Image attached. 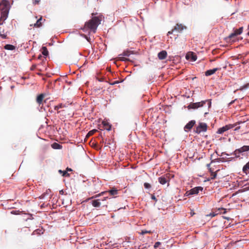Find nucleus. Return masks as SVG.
<instances>
[{"label":"nucleus","mask_w":249,"mask_h":249,"mask_svg":"<svg viewBox=\"0 0 249 249\" xmlns=\"http://www.w3.org/2000/svg\"><path fill=\"white\" fill-rule=\"evenodd\" d=\"M102 18V15H100L98 17H93L91 19L85 23L83 30L85 31L90 30L95 33L97 27L101 23Z\"/></svg>","instance_id":"f257e3e1"},{"label":"nucleus","mask_w":249,"mask_h":249,"mask_svg":"<svg viewBox=\"0 0 249 249\" xmlns=\"http://www.w3.org/2000/svg\"><path fill=\"white\" fill-rule=\"evenodd\" d=\"M9 11V1L7 0H2L0 2V20H5L7 18Z\"/></svg>","instance_id":"f03ea898"},{"label":"nucleus","mask_w":249,"mask_h":249,"mask_svg":"<svg viewBox=\"0 0 249 249\" xmlns=\"http://www.w3.org/2000/svg\"><path fill=\"white\" fill-rule=\"evenodd\" d=\"M207 104L208 107H210L211 105V102L210 100H206L205 101H202L199 102H196L191 104L189 105L188 107L193 109H196L199 107H203L205 104Z\"/></svg>","instance_id":"7ed1b4c3"},{"label":"nucleus","mask_w":249,"mask_h":249,"mask_svg":"<svg viewBox=\"0 0 249 249\" xmlns=\"http://www.w3.org/2000/svg\"><path fill=\"white\" fill-rule=\"evenodd\" d=\"M186 29V27L182 24L177 23L174 28L170 31H169L167 33V35L172 34L174 32L177 33H180L184 30Z\"/></svg>","instance_id":"20e7f679"},{"label":"nucleus","mask_w":249,"mask_h":249,"mask_svg":"<svg viewBox=\"0 0 249 249\" xmlns=\"http://www.w3.org/2000/svg\"><path fill=\"white\" fill-rule=\"evenodd\" d=\"M207 128L208 126L206 123H199L195 132L197 134H200L201 132H206L207 130Z\"/></svg>","instance_id":"39448f33"},{"label":"nucleus","mask_w":249,"mask_h":249,"mask_svg":"<svg viewBox=\"0 0 249 249\" xmlns=\"http://www.w3.org/2000/svg\"><path fill=\"white\" fill-rule=\"evenodd\" d=\"M203 188L201 186L196 187L191 190L187 191L185 193L186 196H189L191 195H197L199 191H202Z\"/></svg>","instance_id":"423d86ee"},{"label":"nucleus","mask_w":249,"mask_h":249,"mask_svg":"<svg viewBox=\"0 0 249 249\" xmlns=\"http://www.w3.org/2000/svg\"><path fill=\"white\" fill-rule=\"evenodd\" d=\"M236 124H229L227 125H226L222 127L219 128L217 131V134H223L224 132L232 128L235 126H236Z\"/></svg>","instance_id":"0eeeda50"},{"label":"nucleus","mask_w":249,"mask_h":249,"mask_svg":"<svg viewBox=\"0 0 249 249\" xmlns=\"http://www.w3.org/2000/svg\"><path fill=\"white\" fill-rule=\"evenodd\" d=\"M107 192L109 193L110 194V195L111 196H115L117 194L118 190L117 189H116L115 188H113L111 190H109L108 191L103 192L101 193L98 194V195H96V196H93L92 198H95L98 196H103Z\"/></svg>","instance_id":"6e6552de"},{"label":"nucleus","mask_w":249,"mask_h":249,"mask_svg":"<svg viewBox=\"0 0 249 249\" xmlns=\"http://www.w3.org/2000/svg\"><path fill=\"white\" fill-rule=\"evenodd\" d=\"M196 124L195 120H192L184 126V130L186 132L189 131Z\"/></svg>","instance_id":"1a4fd4ad"},{"label":"nucleus","mask_w":249,"mask_h":249,"mask_svg":"<svg viewBox=\"0 0 249 249\" xmlns=\"http://www.w3.org/2000/svg\"><path fill=\"white\" fill-rule=\"evenodd\" d=\"M243 30V27H241L239 28L238 29H236L234 30V32L231 33V35H229V37L230 38H232L234 37L235 36H237L238 35H239L242 34Z\"/></svg>","instance_id":"9d476101"},{"label":"nucleus","mask_w":249,"mask_h":249,"mask_svg":"<svg viewBox=\"0 0 249 249\" xmlns=\"http://www.w3.org/2000/svg\"><path fill=\"white\" fill-rule=\"evenodd\" d=\"M221 68H216L212 70H209L205 71V74L207 76H210L214 74L217 71L220 70Z\"/></svg>","instance_id":"9b49d317"},{"label":"nucleus","mask_w":249,"mask_h":249,"mask_svg":"<svg viewBox=\"0 0 249 249\" xmlns=\"http://www.w3.org/2000/svg\"><path fill=\"white\" fill-rule=\"evenodd\" d=\"M167 55V53L165 51H162L158 53V56L160 60H163L166 58Z\"/></svg>","instance_id":"f8f14e48"},{"label":"nucleus","mask_w":249,"mask_h":249,"mask_svg":"<svg viewBox=\"0 0 249 249\" xmlns=\"http://www.w3.org/2000/svg\"><path fill=\"white\" fill-rule=\"evenodd\" d=\"M102 124L104 125V128L108 131L111 130V125L109 124L105 121H103Z\"/></svg>","instance_id":"ddd939ff"},{"label":"nucleus","mask_w":249,"mask_h":249,"mask_svg":"<svg viewBox=\"0 0 249 249\" xmlns=\"http://www.w3.org/2000/svg\"><path fill=\"white\" fill-rule=\"evenodd\" d=\"M249 161L247 162L243 167V172L244 173L248 175L249 173Z\"/></svg>","instance_id":"4468645a"},{"label":"nucleus","mask_w":249,"mask_h":249,"mask_svg":"<svg viewBox=\"0 0 249 249\" xmlns=\"http://www.w3.org/2000/svg\"><path fill=\"white\" fill-rule=\"evenodd\" d=\"M44 97V95L43 94H39L36 98V102L39 104H41L42 103Z\"/></svg>","instance_id":"2eb2a0df"},{"label":"nucleus","mask_w":249,"mask_h":249,"mask_svg":"<svg viewBox=\"0 0 249 249\" xmlns=\"http://www.w3.org/2000/svg\"><path fill=\"white\" fill-rule=\"evenodd\" d=\"M158 180L159 182L162 185L165 184L167 182V178L163 176L159 178Z\"/></svg>","instance_id":"dca6fc26"},{"label":"nucleus","mask_w":249,"mask_h":249,"mask_svg":"<svg viewBox=\"0 0 249 249\" xmlns=\"http://www.w3.org/2000/svg\"><path fill=\"white\" fill-rule=\"evenodd\" d=\"M100 199L94 200L92 201V205L94 207H99L100 206L101 203Z\"/></svg>","instance_id":"f3484780"},{"label":"nucleus","mask_w":249,"mask_h":249,"mask_svg":"<svg viewBox=\"0 0 249 249\" xmlns=\"http://www.w3.org/2000/svg\"><path fill=\"white\" fill-rule=\"evenodd\" d=\"M0 37L2 39H6L7 38V35L4 33V29L3 28H0Z\"/></svg>","instance_id":"a211bd4d"},{"label":"nucleus","mask_w":249,"mask_h":249,"mask_svg":"<svg viewBox=\"0 0 249 249\" xmlns=\"http://www.w3.org/2000/svg\"><path fill=\"white\" fill-rule=\"evenodd\" d=\"M239 149H240L239 151L242 153L247 152L249 151V145H244Z\"/></svg>","instance_id":"6ab92c4d"},{"label":"nucleus","mask_w":249,"mask_h":249,"mask_svg":"<svg viewBox=\"0 0 249 249\" xmlns=\"http://www.w3.org/2000/svg\"><path fill=\"white\" fill-rule=\"evenodd\" d=\"M4 48L8 50H14L15 49L16 47L14 45L11 44H6L4 46Z\"/></svg>","instance_id":"aec40b11"},{"label":"nucleus","mask_w":249,"mask_h":249,"mask_svg":"<svg viewBox=\"0 0 249 249\" xmlns=\"http://www.w3.org/2000/svg\"><path fill=\"white\" fill-rule=\"evenodd\" d=\"M52 147L55 149H60L62 148V146L56 142H54L52 144Z\"/></svg>","instance_id":"412c9836"},{"label":"nucleus","mask_w":249,"mask_h":249,"mask_svg":"<svg viewBox=\"0 0 249 249\" xmlns=\"http://www.w3.org/2000/svg\"><path fill=\"white\" fill-rule=\"evenodd\" d=\"M42 19V17H41L38 19L37 20L36 23L34 24L35 27H40L42 25L41 20Z\"/></svg>","instance_id":"4be33fe9"},{"label":"nucleus","mask_w":249,"mask_h":249,"mask_svg":"<svg viewBox=\"0 0 249 249\" xmlns=\"http://www.w3.org/2000/svg\"><path fill=\"white\" fill-rule=\"evenodd\" d=\"M42 54L47 56L49 54V52L46 47H42Z\"/></svg>","instance_id":"5701e85b"},{"label":"nucleus","mask_w":249,"mask_h":249,"mask_svg":"<svg viewBox=\"0 0 249 249\" xmlns=\"http://www.w3.org/2000/svg\"><path fill=\"white\" fill-rule=\"evenodd\" d=\"M240 149H236L233 153V155L235 156L236 158H239L240 157V154L242 153L241 152H239Z\"/></svg>","instance_id":"b1692460"},{"label":"nucleus","mask_w":249,"mask_h":249,"mask_svg":"<svg viewBox=\"0 0 249 249\" xmlns=\"http://www.w3.org/2000/svg\"><path fill=\"white\" fill-rule=\"evenodd\" d=\"M43 233V231H42V229H36V230L34 231L32 233L33 235L35 234H38L40 235L41 234H42Z\"/></svg>","instance_id":"393cba45"},{"label":"nucleus","mask_w":249,"mask_h":249,"mask_svg":"<svg viewBox=\"0 0 249 249\" xmlns=\"http://www.w3.org/2000/svg\"><path fill=\"white\" fill-rule=\"evenodd\" d=\"M131 53H132L131 51H125L122 54H120V55H123V56H129Z\"/></svg>","instance_id":"a878e982"},{"label":"nucleus","mask_w":249,"mask_h":249,"mask_svg":"<svg viewBox=\"0 0 249 249\" xmlns=\"http://www.w3.org/2000/svg\"><path fill=\"white\" fill-rule=\"evenodd\" d=\"M248 89H249V83H247L242 86H241L239 89L240 90H243Z\"/></svg>","instance_id":"bb28decb"},{"label":"nucleus","mask_w":249,"mask_h":249,"mask_svg":"<svg viewBox=\"0 0 249 249\" xmlns=\"http://www.w3.org/2000/svg\"><path fill=\"white\" fill-rule=\"evenodd\" d=\"M97 131V129H93L92 130L89 131L86 137H89L90 136L93 135L95 132Z\"/></svg>","instance_id":"cd10ccee"},{"label":"nucleus","mask_w":249,"mask_h":249,"mask_svg":"<svg viewBox=\"0 0 249 249\" xmlns=\"http://www.w3.org/2000/svg\"><path fill=\"white\" fill-rule=\"evenodd\" d=\"M218 214V213H216L215 212H212L210 214H206V216L210 217V218H212V217H213L215 216V215H217Z\"/></svg>","instance_id":"c85d7f7f"},{"label":"nucleus","mask_w":249,"mask_h":249,"mask_svg":"<svg viewBox=\"0 0 249 249\" xmlns=\"http://www.w3.org/2000/svg\"><path fill=\"white\" fill-rule=\"evenodd\" d=\"M118 60L122 61H128L129 60L128 58H125L124 57H118Z\"/></svg>","instance_id":"c756f323"},{"label":"nucleus","mask_w":249,"mask_h":249,"mask_svg":"<svg viewBox=\"0 0 249 249\" xmlns=\"http://www.w3.org/2000/svg\"><path fill=\"white\" fill-rule=\"evenodd\" d=\"M59 172L60 173H63V176H67V177H69L70 176V174L69 173H68L66 171L62 172L61 170H60L59 171Z\"/></svg>","instance_id":"7c9ffc66"},{"label":"nucleus","mask_w":249,"mask_h":249,"mask_svg":"<svg viewBox=\"0 0 249 249\" xmlns=\"http://www.w3.org/2000/svg\"><path fill=\"white\" fill-rule=\"evenodd\" d=\"M161 245V243L160 242H157L155 243L154 246V248L155 249H156L158 247H159L160 245Z\"/></svg>","instance_id":"2f4dec72"},{"label":"nucleus","mask_w":249,"mask_h":249,"mask_svg":"<svg viewBox=\"0 0 249 249\" xmlns=\"http://www.w3.org/2000/svg\"><path fill=\"white\" fill-rule=\"evenodd\" d=\"M11 213L13 214H19L21 212L19 211H12Z\"/></svg>","instance_id":"473e14b6"},{"label":"nucleus","mask_w":249,"mask_h":249,"mask_svg":"<svg viewBox=\"0 0 249 249\" xmlns=\"http://www.w3.org/2000/svg\"><path fill=\"white\" fill-rule=\"evenodd\" d=\"M144 186L146 189H149L151 187V185L147 182L144 183Z\"/></svg>","instance_id":"72a5a7b5"},{"label":"nucleus","mask_w":249,"mask_h":249,"mask_svg":"<svg viewBox=\"0 0 249 249\" xmlns=\"http://www.w3.org/2000/svg\"><path fill=\"white\" fill-rule=\"evenodd\" d=\"M152 232L151 231H142V232H141V234H144L145 233H151Z\"/></svg>","instance_id":"f704fd0d"},{"label":"nucleus","mask_w":249,"mask_h":249,"mask_svg":"<svg viewBox=\"0 0 249 249\" xmlns=\"http://www.w3.org/2000/svg\"><path fill=\"white\" fill-rule=\"evenodd\" d=\"M216 177V173H212L211 175V179H214Z\"/></svg>","instance_id":"c9c22d12"},{"label":"nucleus","mask_w":249,"mask_h":249,"mask_svg":"<svg viewBox=\"0 0 249 249\" xmlns=\"http://www.w3.org/2000/svg\"><path fill=\"white\" fill-rule=\"evenodd\" d=\"M221 210L223 211V212H219L220 213H226V209H224V208H221L219 209L218 210V211H221Z\"/></svg>","instance_id":"e433bc0d"},{"label":"nucleus","mask_w":249,"mask_h":249,"mask_svg":"<svg viewBox=\"0 0 249 249\" xmlns=\"http://www.w3.org/2000/svg\"><path fill=\"white\" fill-rule=\"evenodd\" d=\"M151 198L153 199L155 202L157 201V199L156 198L155 196L154 195H151Z\"/></svg>","instance_id":"4c0bfd02"},{"label":"nucleus","mask_w":249,"mask_h":249,"mask_svg":"<svg viewBox=\"0 0 249 249\" xmlns=\"http://www.w3.org/2000/svg\"><path fill=\"white\" fill-rule=\"evenodd\" d=\"M36 65H33L32 66L31 68V70L32 71H33L35 69V68H36Z\"/></svg>","instance_id":"58836bf2"},{"label":"nucleus","mask_w":249,"mask_h":249,"mask_svg":"<svg viewBox=\"0 0 249 249\" xmlns=\"http://www.w3.org/2000/svg\"><path fill=\"white\" fill-rule=\"evenodd\" d=\"M120 82L119 81H115L114 82H113V83H111L110 84L111 85H114L116 84H118Z\"/></svg>","instance_id":"ea45409f"},{"label":"nucleus","mask_w":249,"mask_h":249,"mask_svg":"<svg viewBox=\"0 0 249 249\" xmlns=\"http://www.w3.org/2000/svg\"><path fill=\"white\" fill-rule=\"evenodd\" d=\"M196 214V213L193 211H191V212H190V214L191 215V216H193V215H194L195 214Z\"/></svg>","instance_id":"a19ab883"},{"label":"nucleus","mask_w":249,"mask_h":249,"mask_svg":"<svg viewBox=\"0 0 249 249\" xmlns=\"http://www.w3.org/2000/svg\"><path fill=\"white\" fill-rule=\"evenodd\" d=\"M40 1V0H35L34 1V3L35 4H38Z\"/></svg>","instance_id":"79ce46f5"},{"label":"nucleus","mask_w":249,"mask_h":249,"mask_svg":"<svg viewBox=\"0 0 249 249\" xmlns=\"http://www.w3.org/2000/svg\"><path fill=\"white\" fill-rule=\"evenodd\" d=\"M196 56H193L192 57V60H194V61H196Z\"/></svg>","instance_id":"37998d69"},{"label":"nucleus","mask_w":249,"mask_h":249,"mask_svg":"<svg viewBox=\"0 0 249 249\" xmlns=\"http://www.w3.org/2000/svg\"><path fill=\"white\" fill-rule=\"evenodd\" d=\"M67 171H71L72 169H71V168H67Z\"/></svg>","instance_id":"c03bdc74"},{"label":"nucleus","mask_w":249,"mask_h":249,"mask_svg":"<svg viewBox=\"0 0 249 249\" xmlns=\"http://www.w3.org/2000/svg\"><path fill=\"white\" fill-rule=\"evenodd\" d=\"M41 57H42V56H41V55H40H40L38 56V59H40L41 58Z\"/></svg>","instance_id":"a18cd8bd"},{"label":"nucleus","mask_w":249,"mask_h":249,"mask_svg":"<svg viewBox=\"0 0 249 249\" xmlns=\"http://www.w3.org/2000/svg\"><path fill=\"white\" fill-rule=\"evenodd\" d=\"M240 126L237 127L235 129V131H236V130H237L239 129H240Z\"/></svg>","instance_id":"49530a36"},{"label":"nucleus","mask_w":249,"mask_h":249,"mask_svg":"<svg viewBox=\"0 0 249 249\" xmlns=\"http://www.w3.org/2000/svg\"><path fill=\"white\" fill-rule=\"evenodd\" d=\"M85 37L88 41H89V38L87 36H85Z\"/></svg>","instance_id":"de8ad7c7"},{"label":"nucleus","mask_w":249,"mask_h":249,"mask_svg":"<svg viewBox=\"0 0 249 249\" xmlns=\"http://www.w3.org/2000/svg\"><path fill=\"white\" fill-rule=\"evenodd\" d=\"M233 102H234V101H231V102L230 103V105H231V104H232Z\"/></svg>","instance_id":"09e8293b"},{"label":"nucleus","mask_w":249,"mask_h":249,"mask_svg":"<svg viewBox=\"0 0 249 249\" xmlns=\"http://www.w3.org/2000/svg\"><path fill=\"white\" fill-rule=\"evenodd\" d=\"M58 107H55V109H58Z\"/></svg>","instance_id":"8fccbe9b"},{"label":"nucleus","mask_w":249,"mask_h":249,"mask_svg":"<svg viewBox=\"0 0 249 249\" xmlns=\"http://www.w3.org/2000/svg\"><path fill=\"white\" fill-rule=\"evenodd\" d=\"M108 198V197H104V200H106V198ZM103 200H104V199H103Z\"/></svg>","instance_id":"3c124183"},{"label":"nucleus","mask_w":249,"mask_h":249,"mask_svg":"<svg viewBox=\"0 0 249 249\" xmlns=\"http://www.w3.org/2000/svg\"><path fill=\"white\" fill-rule=\"evenodd\" d=\"M210 164H207V166H208V167H210Z\"/></svg>","instance_id":"603ef678"},{"label":"nucleus","mask_w":249,"mask_h":249,"mask_svg":"<svg viewBox=\"0 0 249 249\" xmlns=\"http://www.w3.org/2000/svg\"><path fill=\"white\" fill-rule=\"evenodd\" d=\"M25 231H26L27 230H28L26 228H25Z\"/></svg>","instance_id":"864d4df0"},{"label":"nucleus","mask_w":249,"mask_h":249,"mask_svg":"<svg viewBox=\"0 0 249 249\" xmlns=\"http://www.w3.org/2000/svg\"><path fill=\"white\" fill-rule=\"evenodd\" d=\"M95 15V14H94V13H92V16Z\"/></svg>","instance_id":"5fc2aeb1"},{"label":"nucleus","mask_w":249,"mask_h":249,"mask_svg":"<svg viewBox=\"0 0 249 249\" xmlns=\"http://www.w3.org/2000/svg\"><path fill=\"white\" fill-rule=\"evenodd\" d=\"M247 35L249 36V32L248 33Z\"/></svg>","instance_id":"6e6d98bb"},{"label":"nucleus","mask_w":249,"mask_h":249,"mask_svg":"<svg viewBox=\"0 0 249 249\" xmlns=\"http://www.w3.org/2000/svg\"><path fill=\"white\" fill-rule=\"evenodd\" d=\"M248 28H249V27H248Z\"/></svg>","instance_id":"4d7b16f0"}]
</instances>
